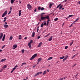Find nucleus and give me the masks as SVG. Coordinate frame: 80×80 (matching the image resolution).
Returning a JSON list of instances; mask_svg holds the SVG:
<instances>
[{
	"label": "nucleus",
	"mask_w": 80,
	"mask_h": 80,
	"mask_svg": "<svg viewBox=\"0 0 80 80\" xmlns=\"http://www.w3.org/2000/svg\"><path fill=\"white\" fill-rule=\"evenodd\" d=\"M26 64H27L26 62H24L22 63V65H26Z\"/></svg>",
	"instance_id": "de8ad7c7"
},
{
	"label": "nucleus",
	"mask_w": 80,
	"mask_h": 80,
	"mask_svg": "<svg viewBox=\"0 0 80 80\" xmlns=\"http://www.w3.org/2000/svg\"><path fill=\"white\" fill-rule=\"evenodd\" d=\"M47 17H48V18H47V19L48 20V22H50V18L49 17V16H47Z\"/></svg>",
	"instance_id": "dca6fc26"
},
{
	"label": "nucleus",
	"mask_w": 80,
	"mask_h": 80,
	"mask_svg": "<svg viewBox=\"0 0 80 80\" xmlns=\"http://www.w3.org/2000/svg\"><path fill=\"white\" fill-rule=\"evenodd\" d=\"M4 27H5V28H7V27H8V25H4Z\"/></svg>",
	"instance_id": "4be33fe9"
},
{
	"label": "nucleus",
	"mask_w": 80,
	"mask_h": 80,
	"mask_svg": "<svg viewBox=\"0 0 80 80\" xmlns=\"http://www.w3.org/2000/svg\"><path fill=\"white\" fill-rule=\"evenodd\" d=\"M52 38H53V36H52L50 38H49V39H48V41H49V42H50V41H51V40H52Z\"/></svg>",
	"instance_id": "1a4fd4ad"
},
{
	"label": "nucleus",
	"mask_w": 80,
	"mask_h": 80,
	"mask_svg": "<svg viewBox=\"0 0 80 80\" xmlns=\"http://www.w3.org/2000/svg\"><path fill=\"white\" fill-rule=\"evenodd\" d=\"M78 3L79 4H80V1L78 2Z\"/></svg>",
	"instance_id": "774afa93"
},
{
	"label": "nucleus",
	"mask_w": 80,
	"mask_h": 80,
	"mask_svg": "<svg viewBox=\"0 0 80 80\" xmlns=\"http://www.w3.org/2000/svg\"><path fill=\"white\" fill-rule=\"evenodd\" d=\"M0 40H1L2 38V37L3 36V33L1 32L0 33Z\"/></svg>",
	"instance_id": "423d86ee"
},
{
	"label": "nucleus",
	"mask_w": 80,
	"mask_h": 80,
	"mask_svg": "<svg viewBox=\"0 0 80 80\" xmlns=\"http://www.w3.org/2000/svg\"><path fill=\"white\" fill-rule=\"evenodd\" d=\"M43 25H44L43 23H42L41 24V27H43Z\"/></svg>",
	"instance_id": "ea45409f"
},
{
	"label": "nucleus",
	"mask_w": 80,
	"mask_h": 80,
	"mask_svg": "<svg viewBox=\"0 0 80 80\" xmlns=\"http://www.w3.org/2000/svg\"><path fill=\"white\" fill-rule=\"evenodd\" d=\"M62 7H63V5L61 6L59 8V10H61V9L62 8Z\"/></svg>",
	"instance_id": "b1692460"
},
{
	"label": "nucleus",
	"mask_w": 80,
	"mask_h": 80,
	"mask_svg": "<svg viewBox=\"0 0 80 80\" xmlns=\"http://www.w3.org/2000/svg\"><path fill=\"white\" fill-rule=\"evenodd\" d=\"M39 72V74H42V72Z\"/></svg>",
	"instance_id": "13d9d810"
},
{
	"label": "nucleus",
	"mask_w": 80,
	"mask_h": 80,
	"mask_svg": "<svg viewBox=\"0 0 80 80\" xmlns=\"http://www.w3.org/2000/svg\"><path fill=\"white\" fill-rule=\"evenodd\" d=\"M78 73H77V74H76V76H75V77H76L78 76Z\"/></svg>",
	"instance_id": "6e6d98bb"
},
{
	"label": "nucleus",
	"mask_w": 80,
	"mask_h": 80,
	"mask_svg": "<svg viewBox=\"0 0 80 80\" xmlns=\"http://www.w3.org/2000/svg\"><path fill=\"white\" fill-rule=\"evenodd\" d=\"M77 54H76L74 55L73 56H72V59H73L74 58H75V57L77 56Z\"/></svg>",
	"instance_id": "4468645a"
},
{
	"label": "nucleus",
	"mask_w": 80,
	"mask_h": 80,
	"mask_svg": "<svg viewBox=\"0 0 80 80\" xmlns=\"http://www.w3.org/2000/svg\"><path fill=\"white\" fill-rule=\"evenodd\" d=\"M39 30V29H38V28H37V32H38Z\"/></svg>",
	"instance_id": "09e8293b"
},
{
	"label": "nucleus",
	"mask_w": 80,
	"mask_h": 80,
	"mask_svg": "<svg viewBox=\"0 0 80 80\" xmlns=\"http://www.w3.org/2000/svg\"><path fill=\"white\" fill-rule=\"evenodd\" d=\"M27 7L29 10H32V6L29 4H28L27 5Z\"/></svg>",
	"instance_id": "7ed1b4c3"
},
{
	"label": "nucleus",
	"mask_w": 80,
	"mask_h": 80,
	"mask_svg": "<svg viewBox=\"0 0 80 80\" xmlns=\"http://www.w3.org/2000/svg\"><path fill=\"white\" fill-rule=\"evenodd\" d=\"M36 66V65H34V66H33V68H35V66Z\"/></svg>",
	"instance_id": "bf43d9fd"
},
{
	"label": "nucleus",
	"mask_w": 80,
	"mask_h": 80,
	"mask_svg": "<svg viewBox=\"0 0 80 80\" xmlns=\"http://www.w3.org/2000/svg\"><path fill=\"white\" fill-rule=\"evenodd\" d=\"M17 47V45H15L13 46L12 47L13 49H15V48H16Z\"/></svg>",
	"instance_id": "0eeeda50"
},
{
	"label": "nucleus",
	"mask_w": 80,
	"mask_h": 80,
	"mask_svg": "<svg viewBox=\"0 0 80 80\" xmlns=\"http://www.w3.org/2000/svg\"><path fill=\"white\" fill-rule=\"evenodd\" d=\"M68 48V46H66L65 47V49H67Z\"/></svg>",
	"instance_id": "37998d69"
},
{
	"label": "nucleus",
	"mask_w": 80,
	"mask_h": 80,
	"mask_svg": "<svg viewBox=\"0 0 80 80\" xmlns=\"http://www.w3.org/2000/svg\"><path fill=\"white\" fill-rule=\"evenodd\" d=\"M28 46L30 48H32V46H31V43H28Z\"/></svg>",
	"instance_id": "9d476101"
},
{
	"label": "nucleus",
	"mask_w": 80,
	"mask_h": 80,
	"mask_svg": "<svg viewBox=\"0 0 80 80\" xmlns=\"http://www.w3.org/2000/svg\"><path fill=\"white\" fill-rule=\"evenodd\" d=\"M21 12H22V10H20L19 12V16H20L21 15Z\"/></svg>",
	"instance_id": "412c9836"
},
{
	"label": "nucleus",
	"mask_w": 80,
	"mask_h": 80,
	"mask_svg": "<svg viewBox=\"0 0 80 80\" xmlns=\"http://www.w3.org/2000/svg\"><path fill=\"white\" fill-rule=\"evenodd\" d=\"M45 10V8H41V10Z\"/></svg>",
	"instance_id": "58836bf2"
},
{
	"label": "nucleus",
	"mask_w": 80,
	"mask_h": 80,
	"mask_svg": "<svg viewBox=\"0 0 80 80\" xmlns=\"http://www.w3.org/2000/svg\"><path fill=\"white\" fill-rule=\"evenodd\" d=\"M3 71V69H1V70H0V72H2Z\"/></svg>",
	"instance_id": "4d7b16f0"
},
{
	"label": "nucleus",
	"mask_w": 80,
	"mask_h": 80,
	"mask_svg": "<svg viewBox=\"0 0 80 80\" xmlns=\"http://www.w3.org/2000/svg\"><path fill=\"white\" fill-rule=\"evenodd\" d=\"M26 39H27V37H25L24 38V39L26 40Z\"/></svg>",
	"instance_id": "052dcab7"
},
{
	"label": "nucleus",
	"mask_w": 80,
	"mask_h": 80,
	"mask_svg": "<svg viewBox=\"0 0 80 80\" xmlns=\"http://www.w3.org/2000/svg\"><path fill=\"white\" fill-rule=\"evenodd\" d=\"M46 18H48V17H47V16L44 17L43 16L41 17V19L42 20H45Z\"/></svg>",
	"instance_id": "20e7f679"
},
{
	"label": "nucleus",
	"mask_w": 80,
	"mask_h": 80,
	"mask_svg": "<svg viewBox=\"0 0 80 80\" xmlns=\"http://www.w3.org/2000/svg\"><path fill=\"white\" fill-rule=\"evenodd\" d=\"M22 39V35H19V39L21 40Z\"/></svg>",
	"instance_id": "aec40b11"
},
{
	"label": "nucleus",
	"mask_w": 80,
	"mask_h": 80,
	"mask_svg": "<svg viewBox=\"0 0 80 80\" xmlns=\"http://www.w3.org/2000/svg\"><path fill=\"white\" fill-rule=\"evenodd\" d=\"M38 61H41V60H42V58H39L38 59Z\"/></svg>",
	"instance_id": "2f4dec72"
},
{
	"label": "nucleus",
	"mask_w": 80,
	"mask_h": 80,
	"mask_svg": "<svg viewBox=\"0 0 80 80\" xmlns=\"http://www.w3.org/2000/svg\"><path fill=\"white\" fill-rule=\"evenodd\" d=\"M67 0H65V1H64V2H67Z\"/></svg>",
	"instance_id": "69168bd1"
},
{
	"label": "nucleus",
	"mask_w": 80,
	"mask_h": 80,
	"mask_svg": "<svg viewBox=\"0 0 80 80\" xmlns=\"http://www.w3.org/2000/svg\"><path fill=\"white\" fill-rule=\"evenodd\" d=\"M38 75L39 74H40V73L39 72H38L37 74H36Z\"/></svg>",
	"instance_id": "8fccbe9b"
},
{
	"label": "nucleus",
	"mask_w": 80,
	"mask_h": 80,
	"mask_svg": "<svg viewBox=\"0 0 80 80\" xmlns=\"http://www.w3.org/2000/svg\"><path fill=\"white\" fill-rule=\"evenodd\" d=\"M52 3L50 4L49 5V7L50 8H51V7H52Z\"/></svg>",
	"instance_id": "4c0bfd02"
},
{
	"label": "nucleus",
	"mask_w": 80,
	"mask_h": 80,
	"mask_svg": "<svg viewBox=\"0 0 80 80\" xmlns=\"http://www.w3.org/2000/svg\"><path fill=\"white\" fill-rule=\"evenodd\" d=\"M16 69V68H13L12 71H14V70H15Z\"/></svg>",
	"instance_id": "c03bdc74"
},
{
	"label": "nucleus",
	"mask_w": 80,
	"mask_h": 80,
	"mask_svg": "<svg viewBox=\"0 0 80 80\" xmlns=\"http://www.w3.org/2000/svg\"><path fill=\"white\" fill-rule=\"evenodd\" d=\"M2 50L0 49V52H2Z\"/></svg>",
	"instance_id": "338daca9"
},
{
	"label": "nucleus",
	"mask_w": 80,
	"mask_h": 80,
	"mask_svg": "<svg viewBox=\"0 0 80 80\" xmlns=\"http://www.w3.org/2000/svg\"><path fill=\"white\" fill-rule=\"evenodd\" d=\"M4 20H7V18L6 17H5L4 18Z\"/></svg>",
	"instance_id": "680f3d73"
},
{
	"label": "nucleus",
	"mask_w": 80,
	"mask_h": 80,
	"mask_svg": "<svg viewBox=\"0 0 80 80\" xmlns=\"http://www.w3.org/2000/svg\"><path fill=\"white\" fill-rule=\"evenodd\" d=\"M64 58H65V56H62V57L59 58H60V59H63Z\"/></svg>",
	"instance_id": "bb28decb"
},
{
	"label": "nucleus",
	"mask_w": 80,
	"mask_h": 80,
	"mask_svg": "<svg viewBox=\"0 0 80 80\" xmlns=\"http://www.w3.org/2000/svg\"><path fill=\"white\" fill-rule=\"evenodd\" d=\"M18 67V65L15 66L14 68H17Z\"/></svg>",
	"instance_id": "79ce46f5"
},
{
	"label": "nucleus",
	"mask_w": 80,
	"mask_h": 80,
	"mask_svg": "<svg viewBox=\"0 0 80 80\" xmlns=\"http://www.w3.org/2000/svg\"><path fill=\"white\" fill-rule=\"evenodd\" d=\"M58 18H55L54 19V21H57L58 20Z\"/></svg>",
	"instance_id": "7c9ffc66"
},
{
	"label": "nucleus",
	"mask_w": 80,
	"mask_h": 80,
	"mask_svg": "<svg viewBox=\"0 0 80 80\" xmlns=\"http://www.w3.org/2000/svg\"><path fill=\"white\" fill-rule=\"evenodd\" d=\"M7 60V59H6L5 58H4V59H2L1 60V62H4V61H5V60Z\"/></svg>",
	"instance_id": "ddd939ff"
},
{
	"label": "nucleus",
	"mask_w": 80,
	"mask_h": 80,
	"mask_svg": "<svg viewBox=\"0 0 80 80\" xmlns=\"http://www.w3.org/2000/svg\"><path fill=\"white\" fill-rule=\"evenodd\" d=\"M79 19H80V18H78L74 22L73 24H75V22H77L78 20H79Z\"/></svg>",
	"instance_id": "6e6552de"
},
{
	"label": "nucleus",
	"mask_w": 80,
	"mask_h": 80,
	"mask_svg": "<svg viewBox=\"0 0 80 80\" xmlns=\"http://www.w3.org/2000/svg\"><path fill=\"white\" fill-rule=\"evenodd\" d=\"M73 17V15H69V18H70V17Z\"/></svg>",
	"instance_id": "e433bc0d"
},
{
	"label": "nucleus",
	"mask_w": 80,
	"mask_h": 80,
	"mask_svg": "<svg viewBox=\"0 0 80 80\" xmlns=\"http://www.w3.org/2000/svg\"><path fill=\"white\" fill-rule=\"evenodd\" d=\"M53 58V57H50L48 59V60H51V59H52Z\"/></svg>",
	"instance_id": "393cba45"
},
{
	"label": "nucleus",
	"mask_w": 80,
	"mask_h": 80,
	"mask_svg": "<svg viewBox=\"0 0 80 80\" xmlns=\"http://www.w3.org/2000/svg\"><path fill=\"white\" fill-rule=\"evenodd\" d=\"M42 42H40V43H39L38 47H41V46H42Z\"/></svg>",
	"instance_id": "9b49d317"
},
{
	"label": "nucleus",
	"mask_w": 80,
	"mask_h": 80,
	"mask_svg": "<svg viewBox=\"0 0 80 80\" xmlns=\"http://www.w3.org/2000/svg\"><path fill=\"white\" fill-rule=\"evenodd\" d=\"M76 65H77V64L75 63L74 64V65L73 66V67H75Z\"/></svg>",
	"instance_id": "5fc2aeb1"
},
{
	"label": "nucleus",
	"mask_w": 80,
	"mask_h": 80,
	"mask_svg": "<svg viewBox=\"0 0 80 80\" xmlns=\"http://www.w3.org/2000/svg\"><path fill=\"white\" fill-rule=\"evenodd\" d=\"M6 22V20L4 19V20H3V22Z\"/></svg>",
	"instance_id": "0e129e2a"
},
{
	"label": "nucleus",
	"mask_w": 80,
	"mask_h": 80,
	"mask_svg": "<svg viewBox=\"0 0 80 80\" xmlns=\"http://www.w3.org/2000/svg\"><path fill=\"white\" fill-rule=\"evenodd\" d=\"M15 0H11V3L12 4L13 3V2H15Z\"/></svg>",
	"instance_id": "5701e85b"
},
{
	"label": "nucleus",
	"mask_w": 80,
	"mask_h": 80,
	"mask_svg": "<svg viewBox=\"0 0 80 80\" xmlns=\"http://www.w3.org/2000/svg\"><path fill=\"white\" fill-rule=\"evenodd\" d=\"M46 24H47V23L46 22H44L43 25H45V26H46Z\"/></svg>",
	"instance_id": "49530a36"
},
{
	"label": "nucleus",
	"mask_w": 80,
	"mask_h": 80,
	"mask_svg": "<svg viewBox=\"0 0 80 80\" xmlns=\"http://www.w3.org/2000/svg\"><path fill=\"white\" fill-rule=\"evenodd\" d=\"M35 32H33L32 33V37H35Z\"/></svg>",
	"instance_id": "f8f14e48"
},
{
	"label": "nucleus",
	"mask_w": 80,
	"mask_h": 80,
	"mask_svg": "<svg viewBox=\"0 0 80 80\" xmlns=\"http://www.w3.org/2000/svg\"><path fill=\"white\" fill-rule=\"evenodd\" d=\"M41 9V7H39L38 8V10H40V9Z\"/></svg>",
	"instance_id": "72a5a7b5"
},
{
	"label": "nucleus",
	"mask_w": 80,
	"mask_h": 80,
	"mask_svg": "<svg viewBox=\"0 0 80 80\" xmlns=\"http://www.w3.org/2000/svg\"><path fill=\"white\" fill-rule=\"evenodd\" d=\"M5 34H4V36L3 37L2 39V41H4V40H5Z\"/></svg>",
	"instance_id": "f3484780"
},
{
	"label": "nucleus",
	"mask_w": 80,
	"mask_h": 80,
	"mask_svg": "<svg viewBox=\"0 0 80 80\" xmlns=\"http://www.w3.org/2000/svg\"><path fill=\"white\" fill-rule=\"evenodd\" d=\"M73 40H72V42H71L70 44V46H71L72 45V44H73Z\"/></svg>",
	"instance_id": "6ab92c4d"
},
{
	"label": "nucleus",
	"mask_w": 80,
	"mask_h": 80,
	"mask_svg": "<svg viewBox=\"0 0 80 80\" xmlns=\"http://www.w3.org/2000/svg\"><path fill=\"white\" fill-rule=\"evenodd\" d=\"M11 13V11H10L8 13V15H9V14H10Z\"/></svg>",
	"instance_id": "864d4df0"
},
{
	"label": "nucleus",
	"mask_w": 80,
	"mask_h": 80,
	"mask_svg": "<svg viewBox=\"0 0 80 80\" xmlns=\"http://www.w3.org/2000/svg\"><path fill=\"white\" fill-rule=\"evenodd\" d=\"M61 4H59L57 7V8H59V7H60V5H61Z\"/></svg>",
	"instance_id": "c756f323"
},
{
	"label": "nucleus",
	"mask_w": 80,
	"mask_h": 80,
	"mask_svg": "<svg viewBox=\"0 0 80 80\" xmlns=\"http://www.w3.org/2000/svg\"><path fill=\"white\" fill-rule=\"evenodd\" d=\"M68 55H66L65 57H64V58L63 59L62 61L63 62H65V60H66L67 58H68Z\"/></svg>",
	"instance_id": "f03ea898"
},
{
	"label": "nucleus",
	"mask_w": 80,
	"mask_h": 80,
	"mask_svg": "<svg viewBox=\"0 0 80 80\" xmlns=\"http://www.w3.org/2000/svg\"><path fill=\"white\" fill-rule=\"evenodd\" d=\"M6 14H7V11H6L3 14L2 17H4L5 15H6Z\"/></svg>",
	"instance_id": "39448f33"
},
{
	"label": "nucleus",
	"mask_w": 80,
	"mask_h": 80,
	"mask_svg": "<svg viewBox=\"0 0 80 80\" xmlns=\"http://www.w3.org/2000/svg\"><path fill=\"white\" fill-rule=\"evenodd\" d=\"M7 65H5L2 67V68H3V69L6 68H7Z\"/></svg>",
	"instance_id": "2eb2a0df"
},
{
	"label": "nucleus",
	"mask_w": 80,
	"mask_h": 80,
	"mask_svg": "<svg viewBox=\"0 0 80 80\" xmlns=\"http://www.w3.org/2000/svg\"><path fill=\"white\" fill-rule=\"evenodd\" d=\"M13 39V37H12V36H11L10 37V38H9V40H12Z\"/></svg>",
	"instance_id": "a878e982"
},
{
	"label": "nucleus",
	"mask_w": 80,
	"mask_h": 80,
	"mask_svg": "<svg viewBox=\"0 0 80 80\" xmlns=\"http://www.w3.org/2000/svg\"><path fill=\"white\" fill-rule=\"evenodd\" d=\"M45 13H42L41 14V16L42 17V16H43V15H45Z\"/></svg>",
	"instance_id": "f704fd0d"
},
{
	"label": "nucleus",
	"mask_w": 80,
	"mask_h": 80,
	"mask_svg": "<svg viewBox=\"0 0 80 80\" xmlns=\"http://www.w3.org/2000/svg\"><path fill=\"white\" fill-rule=\"evenodd\" d=\"M35 9L34 10V12H37V8H35Z\"/></svg>",
	"instance_id": "a18cd8bd"
},
{
	"label": "nucleus",
	"mask_w": 80,
	"mask_h": 80,
	"mask_svg": "<svg viewBox=\"0 0 80 80\" xmlns=\"http://www.w3.org/2000/svg\"><path fill=\"white\" fill-rule=\"evenodd\" d=\"M63 80V78H60L58 79V80Z\"/></svg>",
	"instance_id": "c85d7f7f"
},
{
	"label": "nucleus",
	"mask_w": 80,
	"mask_h": 80,
	"mask_svg": "<svg viewBox=\"0 0 80 80\" xmlns=\"http://www.w3.org/2000/svg\"><path fill=\"white\" fill-rule=\"evenodd\" d=\"M40 38V37L39 36L38 37V39H39V38Z\"/></svg>",
	"instance_id": "3c124183"
},
{
	"label": "nucleus",
	"mask_w": 80,
	"mask_h": 80,
	"mask_svg": "<svg viewBox=\"0 0 80 80\" xmlns=\"http://www.w3.org/2000/svg\"><path fill=\"white\" fill-rule=\"evenodd\" d=\"M37 75H38L37 74H36L34 76V77H37Z\"/></svg>",
	"instance_id": "603ef678"
},
{
	"label": "nucleus",
	"mask_w": 80,
	"mask_h": 80,
	"mask_svg": "<svg viewBox=\"0 0 80 80\" xmlns=\"http://www.w3.org/2000/svg\"><path fill=\"white\" fill-rule=\"evenodd\" d=\"M47 73V71H44L43 73L42 74V75H45Z\"/></svg>",
	"instance_id": "a211bd4d"
},
{
	"label": "nucleus",
	"mask_w": 80,
	"mask_h": 80,
	"mask_svg": "<svg viewBox=\"0 0 80 80\" xmlns=\"http://www.w3.org/2000/svg\"><path fill=\"white\" fill-rule=\"evenodd\" d=\"M24 52H25V50H24V49H22V53H23Z\"/></svg>",
	"instance_id": "473e14b6"
},
{
	"label": "nucleus",
	"mask_w": 80,
	"mask_h": 80,
	"mask_svg": "<svg viewBox=\"0 0 80 80\" xmlns=\"http://www.w3.org/2000/svg\"><path fill=\"white\" fill-rule=\"evenodd\" d=\"M29 43H31H31H33V40H31L30 41V42H29Z\"/></svg>",
	"instance_id": "a19ab883"
},
{
	"label": "nucleus",
	"mask_w": 80,
	"mask_h": 80,
	"mask_svg": "<svg viewBox=\"0 0 80 80\" xmlns=\"http://www.w3.org/2000/svg\"><path fill=\"white\" fill-rule=\"evenodd\" d=\"M5 45H4L2 47V49L4 48H5Z\"/></svg>",
	"instance_id": "c9c22d12"
},
{
	"label": "nucleus",
	"mask_w": 80,
	"mask_h": 80,
	"mask_svg": "<svg viewBox=\"0 0 80 80\" xmlns=\"http://www.w3.org/2000/svg\"><path fill=\"white\" fill-rule=\"evenodd\" d=\"M37 54H35L33 56H32V57H31V58L30 59V60H33V59H34V58H35V57H37Z\"/></svg>",
	"instance_id": "f257e3e1"
},
{
	"label": "nucleus",
	"mask_w": 80,
	"mask_h": 80,
	"mask_svg": "<svg viewBox=\"0 0 80 80\" xmlns=\"http://www.w3.org/2000/svg\"><path fill=\"white\" fill-rule=\"evenodd\" d=\"M49 21H47V23L48 24V23H49Z\"/></svg>",
	"instance_id": "e2e57ef3"
},
{
	"label": "nucleus",
	"mask_w": 80,
	"mask_h": 80,
	"mask_svg": "<svg viewBox=\"0 0 80 80\" xmlns=\"http://www.w3.org/2000/svg\"><path fill=\"white\" fill-rule=\"evenodd\" d=\"M50 34V33H49L48 34L46 35L45 36V37H48V36Z\"/></svg>",
	"instance_id": "cd10ccee"
}]
</instances>
